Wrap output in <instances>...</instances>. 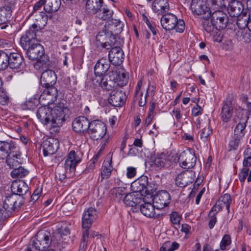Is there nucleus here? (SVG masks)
Here are the masks:
<instances>
[{
	"mask_svg": "<svg viewBox=\"0 0 251 251\" xmlns=\"http://www.w3.org/2000/svg\"><path fill=\"white\" fill-rule=\"evenodd\" d=\"M5 159L7 165L10 169L17 167L21 164L22 161L21 153L17 149L8 155Z\"/></svg>",
	"mask_w": 251,
	"mask_h": 251,
	"instance_id": "nucleus-27",
	"label": "nucleus"
},
{
	"mask_svg": "<svg viewBox=\"0 0 251 251\" xmlns=\"http://www.w3.org/2000/svg\"><path fill=\"white\" fill-rule=\"evenodd\" d=\"M222 209V207L217 202L210 210L209 214L216 216L217 214Z\"/></svg>",
	"mask_w": 251,
	"mask_h": 251,
	"instance_id": "nucleus-64",
	"label": "nucleus"
},
{
	"mask_svg": "<svg viewBox=\"0 0 251 251\" xmlns=\"http://www.w3.org/2000/svg\"><path fill=\"white\" fill-rule=\"evenodd\" d=\"M40 41L27 43V47L25 48L23 44H21L24 50H25L26 55L28 58L32 60L40 59L44 53L43 47L40 44Z\"/></svg>",
	"mask_w": 251,
	"mask_h": 251,
	"instance_id": "nucleus-7",
	"label": "nucleus"
},
{
	"mask_svg": "<svg viewBox=\"0 0 251 251\" xmlns=\"http://www.w3.org/2000/svg\"><path fill=\"white\" fill-rule=\"evenodd\" d=\"M135 192L126 194L124 198V203L129 206L134 207L139 204L142 201L141 195L135 194Z\"/></svg>",
	"mask_w": 251,
	"mask_h": 251,
	"instance_id": "nucleus-35",
	"label": "nucleus"
},
{
	"mask_svg": "<svg viewBox=\"0 0 251 251\" xmlns=\"http://www.w3.org/2000/svg\"><path fill=\"white\" fill-rule=\"evenodd\" d=\"M126 99L125 92L121 90H113L111 92L108 101L113 106L121 107L125 104Z\"/></svg>",
	"mask_w": 251,
	"mask_h": 251,
	"instance_id": "nucleus-20",
	"label": "nucleus"
},
{
	"mask_svg": "<svg viewBox=\"0 0 251 251\" xmlns=\"http://www.w3.org/2000/svg\"><path fill=\"white\" fill-rule=\"evenodd\" d=\"M90 123L86 117L84 116L78 117L76 118L73 122V128L75 132L83 134L88 132Z\"/></svg>",
	"mask_w": 251,
	"mask_h": 251,
	"instance_id": "nucleus-17",
	"label": "nucleus"
},
{
	"mask_svg": "<svg viewBox=\"0 0 251 251\" xmlns=\"http://www.w3.org/2000/svg\"><path fill=\"white\" fill-rule=\"evenodd\" d=\"M249 169L247 167H243L240 171L238 177L241 183L243 184L249 174Z\"/></svg>",
	"mask_w": 251,
	"mask_h": 251,
	"instance_id": "nucleus-57",
	"label": "nucleus"
},
{
	"mask_svg": "<svg viewBox=\"0 0 251 251\" xmlns=\"http://www.w3.org/2000/svg\"><path fill=\"white\" fill-rule=\"evenodd\" d=\"M226 0H206V2L214 9L226 8Z\"/></svg>",
	"mask_w": 251,
	"mask_h": 251,
	"instance_id": "nucleus-47",
	"label": "nucleus"
},
{
	"mask_svg": "<svg viewBox=\"0 0 251 251\" xmlns=\"http://www.w3.org/2000/svg\"><path fill=\"white\" fill-rule=\"evenodd\" d=\"M44 87L46 89L41 94L39 101L44 105H50L56 100L58 97V91L54 86Z\"/></svg>",
	"mask_w": 251,
	"mask_h": 251,
	"instance_id": "nucleus-12",
	"label": "nucleus"
},
{
	"mask_svg": "<svg viewBox=\"0 0 251 251\" xmlns=\"http://www.w3.org/2000/svg\"><path fill=\"white\" fill-rule=\"evenodd\" d=\"M148 177L142 176L131 183V188L134 192H140L148 189Z\"/></svg>",
	"mask_w": 251,
	"mask_h": 251,
	"instance_id": "nucleus-29",
	"label": "nucleus"
},
{
	"mask_svg": "<svg viewBox=\"0 0 251 251\" xmlns=\"http://www.w3.org/2000/svg\"><path fill=\"white\" fill-rule=\"evenodd\" d=\"M160 23L162 27L166 30L176 29L177 32L182 33L185 30L184 21L182 19H178L175 15L170 13L163 15Z\"/></svg>",
	"mask_w": 251,
	"mask_h": 251,
	"instance_id": "nucleus-3",
	"label": "nucleus"
},
{
	"mask_svg": "<svg viewBox=\"0 0 251 251\" xmlns=\"http://www.w3.org/2000/svg\"><path fill=\"white\" fill-rule=\"evenodd\" d=\"M107 126L101 121L97 120L90 123L88 133L94 140L101 139L106 135Z\"/></svg>",
	"mask_w": 251,
	"mask_h": 251,
	"instance_id": "nucleus-6",
	"label": "nucleus"
},
{
	"mask_svg": "<svg viewBox=\"0 0 251 251\" xmlns=\"http://www.w3.org/2000/svg\"><path fill=\"white\" fill-rule=\"evenodd\" d=\"M195 178V173L193 171L186 170L178 174L176 178V184L180 187H184L192 183Z\"/></svg>",
	"mask_w": 251,
	"mask_h": 251,
	"instance_id": "nucleus-16",
	"label": "nucleus"
},
{
	"mask_svg": "<svg viewBox=\"0 0 251 251\" xmlns=\"http://www.w3.org/2000/svg\"><path fill=\"white\" fill-rule=\"evenodd\" d=\"M144 21L147 26L150 29L151 31L152 32V34L154 35H156V28L155 25L154 23L151 22L147 18H146Z\"/></svg>",
	"mask_w": 251,
	"mask_h": 251,
	"instance_id": "nucleus-61",
	"label": "nucleus"
},
{
	"mask_svg": "<svg viewBox=\"0 0 251 251\" xmlns=\"http://www.w3.org/2000/svg\"><path fill=\"white\" fill-rule=\"evenodd\" d=\"M136 168L133 167H128L127 168L126 176L129 178L134 177L136 174Z\"/></svg>",
	"mask_w": 251,
	"mask_h": 251,
	"instance_id": "nucleus-63",
	"label": "nucleus"
},
{
	"mask_svg": "<svg viewBox=\"0 0 251 251\" xmlns=\"http://www.w3.org/2000/svg\"><path fill=\"white\" fill-rule=\"evenodd\" d=\"M231 243L230 236L228 234H225L222 239L220 243V249L222 251L226 250V247L229 246Z\"/></svg>",
	"mask_w": 251,
	"mask_h": 251,
	"instance_id": "nucleus-53",
	"label": "nucleus"
},
{
	"mask_svg": "<svg viewBox=\"0 0 251 251\" xmlns=\"http://www.w3.org/2000/svg\"><path fill=\"white\" fill-rule=\"evenodd\" d=\"M28 174V171L23 167L21 166L18 168H14L11 172V176L13 178L19 177L22 178L26 176Z\"/></svg>",
	"mask_w": 251,
	"mask_h": 251,
	"instance_id": "nucleus-46",
	"label": "nucleus"
},
{
	"mask_svg": "<svg viewBox=\"0 0 251 251\" xmlns=\"http://www.w3.org/2000/svg\"><path fill=\"white\" fill-rule=\"evenodd\" d=\"M242 26L240 28L247 27L248 29L251 31V14H249L248 16L247 14L246 17L243 19L242 22Z\"/></svg>",
	"mask_w": 251,
	"mask_h": 251,
	"instance_id": "nucleus-58",
	"label": "nucleus"
},
{
	"mask_svg": "<svg viewBox=\"0 0 251 251\" xmlns=\"http://www.w3.org/2000/svg\"><path fill=\"white\" fill-rule=\"evenodd\" d=\"M110 63L106 58L100 59L96 63L94 67V73L96 76H102L110 68Z\"/></svg>",
	"mask_w": 251,
	"mask_h": 251,
	"instance_id": "nucleus-25",
	"label": "nucleus"
},
{
	"mask_svg": "<svg viewBox=\"0 0 251 251\" xmlns=\"http://www.w3.org/2000/svg\"><path fill=\"white\" fill-rule=\"evenodd\" d=\"M155 204L150 202H144L140 206L141 212L145 216L148 218L155 217Z\"/></svg>",
	"mask_w": 251,
	"mask_h": 251,
	"instance_id": "nucleus-38",
	"label": "nucleus"
},
{
	"mask_svg": "<svg viewBox=\"0 0 251 251\" xmlns=\"http://www.w3.org/2000/svg\"><path fill=\"white\" fill-rule=\"evenodd\" d=\"M8 61V54L3 51L0 52V70H3L7 68Z\"/></svg>",
	"mask_w": 251,
	"mask_h": 251,
	"instance_id": "nucleus-52",
	"label": "nucleus"
},
{
	"mask_svg": "<svg viewBox=\"0 0 251 251\" xmlns=\"http://www.w3.org/2000/svg\"><path fill=\"white\" fill-rule=\"evenodd\" d=\"M56 79L57 76L54 71L52 70H47L42 73L40 82L43 87L54 86Z\"/></svg>",
	"mask_w": 251,
	"mask_h": 251,
	"instance_id": "nucleus-23",
	"label": "nucleus"
},
{
	"mask_svg": "<svg viewBox=\"0 0 251 251\" xmlns=\"http://www.w3.org/2000/svg\"><path fill=\"white\" fill-rule=\"evenodd\" d=\"M97 211L95 208L89 207L85 210L82 218L83 228H90L92 223L97 219Z\"/></svg>",
	"mask_w": 251,
	"mask_h": 251,
	"instance_id": "nucleus-21",
	"label": "nucleus"
},
{
	"mask_svg": "<svg viewBox=\"0 0 251 251\" xmlns=\"http://www.w3.org/2000/svg\"><path fill=\"white\" fill-rule=\"evenodd\" d=\"M103 0H87L85 10L88 13L95 14L102 7Z\"/></svg>",
	"mask_w": 251,
	"mask_h": 251,
	"instance_id": "nucleus-32",
	"label": "nucleus"
},
{
	"mask_svg": "<svg viewBox=\"0 0 251 251\" xmlns=\"http://www.w3.org/2000/svg\"><path fill=\"white\" fill-rule=\"evenodd\" d=\"M69 109L64 106L63 103H59L51 109L48 117L49 123L46 124L49 128L52 129L53 131H57L58 128L62 126V123L68 117Z\"/></svg>",
	"mask_w": 251,
	"mask_h": 251,
	"instance_id": "nucleus-1",
	"label": "nucleus"
},
{
	"mask_svg": "<svg viewBox=\"0 0 251 251\" xmlns=\"http://www.w3.org/2000/svg\"><path fill=\"white\" fill-rule=\"evenodd\" d=\"M8 66L12 69H18L24 66L23 58L18 53L12 52L8 55Z\"/></svg>",
	"mask_w": 251,
	"mask_h": 251,
	"instance_id": "nucleus-28",
	"label": "nucleus"
},
{
	"mask_svg": "<svg viewBox=\"0 0 251 251\" xmlns=\"http://www.w3.org/2000/svg\"><path fill=\"white\" fill-rule=\"evenodd\" d=\"M152 201L157 209H162L170 203L171 197L167 191L161 190L154 196Z\"/></svg>",
	"mask_w": 251,
	"mask_h": 251,
	"instance_id": "nucleus-14",
	"label": "nucleus"
},
{
	"mask_svg": "<svg viewBox=\"0 0 251 251\" xmlns=\"http://www.w3.org/2000/svg\"><path fill=\"white\" fill-rule=\"evenodd\" d=\"M191 10L194 15H203V18H209L210 8L206 6V2L203 0H192Z\"/></svg>",
	"mask_w": 251,
	"mask_h": 251,
	"instance_id": "nucleus-10",
	"label": "nucleus"
},
{
	"mask_svg": "<svg viewBox=\"0 0 251 251\" xmlns=\"http://www.w3.org/2000/svg\"><path fill=\"white\" fill-rule=\"evenodd\" d=\"M40 26L37 25L32 24L25 34L21 37L20 44H23L26 48L27 43L40 40L37 37V33L40 32Z\"/></svg>",
	"mask_w": 251,
	"mask_h": 251,
	"instance_id": "nucleus-13",
	"label": "nucleus"
},
{
	"mask_svg": "<svg viewBox=\"0 0 251 251\" xmlns=\"http://www.w3.org/2000/svg\"><path fill=\"white\" fill-rule=\"evenodd\" d=\"M95 14L100 20L108 22L112 19L113 11L105 5L102 6Z\"/></svg>",
	"mask_w": 251,
	"mask_h": 251,
	"instance_id": "nucleus-37",
	"label": "nucleus"
},
{
	"mask_svg": "<svg viewBox=\"0 0 251 251\" xmlns=\"http://www.w3.org/2000/svg\"><path fill=\"white\" fill-rule=\"evenodd\" d=\"M11 190L13 194L24 197L29 191V187L25 181L22 180H16L12 182Z\"/></svg>",
	"mask_w": 251,
	"mask_h": 251,
	"instance_id": "nucleus-24",
	"label": "nucleus"
},
{
	"mask_svg": "<svg viewBox=\"0 0 251 251\" xmlns=\"http://www.w3.org/2000/svg\"><path fill=\"white\" fill-rule=\"evenodd\" d=\"M197 100L196 106L194 107L192 110V114L194 116H198L202 113V109L198 104V102L199 101V99Z\"/></svg>",
	"mask_w": 251,
	"mask_h": 251,
	"instance_id": "nucleus-62",
	"label": "nucleus"
},
{
	"mask_svg": "<svg viewBox=\"0 0 251 251\" xmlns=\"http://www.w3.org/2000/svg\"><path fill=\"white\" fill-rule=\"evenodd\" d=\"M246 122H240L235 127L234 129V135L242 138L244 134V129L246 126Z\"/></svg>",
	"mask_w": 251,
	"mask_h": 251,
	"instance_id": "nucleus-49",
	"label": "nucleus"
},
{
	"mask_svg": "<svg viewBox=\"0 0 251 251\" xmlns=\"http://www.w3.org/2000/svg\"><path fill=\"white\" fill-rule=\"evenodd\" d=\"M39 102V99L38 100L35 98H31L25 102V106L27 109L31 110L34 109Z\"/></svg>",
	"mask_w": 251,
	"mask_h": 251,
	"instance_id": "nucleus-54",
	"label": "nucleus"
},
{
	"mask_svg": "<svg viewBox=\"0 0 251 251\" xmlns=\"http://www.w3.org/2000/svg\"><path fill=\"white\" fill-rule=\"evenodd\" d=\"M81 161V157L75 151H71L69 153L65 162L64 168L67 174L74 172L77 164Z\"/></svg>",
	"mask_w": 251,
	"mask_h": 251,
	"instance_id": "nucleus-18",
	"label": "nucleus"
},
{
	"mask_svg": "<svg viewBox=\"0 0 251 251\" xmlns=\"http://www.w3.org/2000/svg\"><path fill=\"white\" fill-rule=\"evenodd\" d=\"M231 199L229 194H225L220 197L219 200L216 201L223 208L226 206L227 213L230 212V205L231 203Z\"/></svg>",
	"mask_w": 251,
	"mask_h": 251,
	"instance_id": "nucleus-44",
	"label": "nucleus"
},
{
	"mask_svg": "<svg viewBox=\"0 0 251 251\" xmlns=\"http://www.w3.org/2000/svg\"><path fill=\"white\" fill-rule=\"evenodd\" d=\"M25 198L23 196H20L12 193L10 195L6 197L3 201L2 208L0 209L2 213L8 215L9 217L13 211H18L19 208L25 202Z\"/></svg>",
	"mask_w": 251,
	"mask_h": 251,
	"instance_id": "nucleus-4",
	"label": "nucleus"
},
{
	"mask_svg": "<svg viewBox=\"0 0 251 251\" xmlns=\"http://www.w3.org/2000/svg\"><path fill=\"white\" fill-rule=\"evenodd\" d=\"M70 233V230L65 224H58L56 226V235L59 236H66Z\"/></svg>",
	"mask_w": 251,
	"mask_h": 251,
	"instance_id": "nucleus-51",
	"label": "nucleus"
},
{
	"mask_svg": "<svg viewBox=\"0 0 251 251\" xmlns=\"http://www.w3.org/2000/svg\"><path fill=\"white\" fill-rule=\"evenodd\" d=\"M172 157L170 155H166L163 153L157 154L151 158L152 165L159 169L163 168H169L173 163Z\"/></svg>",
	"mask_w": 251,
	"mask_h": 251,
	"instance_id": "nucleus-15",
	"label": "nucleus"
},
{
	"mask_svg": "<svg viewBox=\"0 0 251 251\" xmlns=\"http://www.w3.org/2000/svg\"><path fill=\"white\" fill-rule=\"evenodd\" d=\"M111 34L112 35L110 37L109 42L102 43V47L103 48L108 49L109 48L107 47L108 46L112 48L114 47L119 46L120 45V43L117 41V38L118 35L112 34V33Z\"/></svg>",
	"mask_w": 251,
	"mask_h": 251,
	"instance_id": "nucleus-50",
	"label": "nucleus"
},
{
	"mask_svg": "<svg viewBox=\"0 0 251 251\" xmlns=\"http://www.w3.org/2000/svg\"><path fill=\"white\" fill-rule=\"evenodd\" d=\"M43 154L45 156L55 153L59 148V141L54 138L45 140L42 144Z\"/></svg>",
	"mask_w": 251,
	"mask_h": 251,
	"instance_id": "nucleus-22",
	"label": "nucleus"
},
{
	"mask_svg": "<svg viewBox=\"0 0 251 251\" xmlns=\"http://www.w3.org/2000/svg\"><path fill=\"white\" fill-rule=\"evenodd\" d=\"M16 149H17V147L12 141H0V159H5L8 155Z\"/></svg>",
	"mask_w": 251,
	"mask_h": 251,
	"instance_id": "nucleus-26",
	"label": "nucleus"
},
{
	"mask_svg": "<svg viewBox=\"0 0 251 251\" xmlns=\"http://www.w3.org/2000/svg\"><path fill=\"white\" fill-rule=\"evenodd\" d=\"M209 19L203 18L201 23L202 29L211 35L217 33V30H219V29L216 28L213 22H211V19L210 18V21H209Z\"/></svg>",
	"mask_w": 251,
	"mask_h": 251,
	"instance_id": "nucleus-42",
	"label": "nucleus"
},
{
	"mask_svg": "<svg viewBox=\"0 0 251 251\" xmlns=\"http://www.w3.org/2000/svg\"><path fill=\"white\" fill-rule=\"evenodd\" d=\"M181 220V217L178 213L174 211L170 214V220L174 225L179 224Z\"/></svg>",
	"mask_w": 251,
	"mask_h": 251,
	"instance_id": "nucleus-59",
	"label": "nucleus"
},
{
	"mask_svg": "<svg viewBox=\"0 0 251 251\" xmlns=\"http://www.w3.org/2000/svg\"><path fill=\"white\" fill-rule=\"evenodd\" d=\"M197 157L193 149L188 148L182 151L178 157L180 166L186 169L193 168L196 164Z\"/></svg>",
	"mask_w": 251,
	"mask_h": 251,
	"instance_id": "nucleus-8",
	"label": "nucleus"
},
{
	"mask_svg": "<svg viewBox=\"0 0 251 251\" xmlns=\"http://www.w3.org/2000/svg\"><path fill=\"white\" fill-rule=\"evenodd\" d=\"M112 157L107 158L104 160L102 165V171L101 172L102 179H106L111 175V172L113 170L112 166Z\"/></svg>",
	"mask_w": 251,
	"mask_h": 251,
	"instance_id": "nucleus-39",
	"label": "nucleus"
},
{
	"mask_svg": "<svg viewBox=\"0 0 251 251\" xmlns=\"http://www.w3.org/2000/svg\"><path fill=\"white\" fill-rule=\"evenodd\" d=\"M236 38L239 42L246 43H249L251 41L250 34L245 29H240L238 30L236 34Z\"/></svg>",
	"mask_w": 251,
	"mask_h": 251,
	"instance_id": "nucleus-45",
	"label": "nucleus"
},
{
	"mask_svg": "<svg viewBox=\"0 0 251 251\" xmlns=\"http://www.w3.org/2000/svg\"><path fill=\"white\" fill-rule=\"evenodd\" d=\"M210 17L216 28L219 30L225 29L228 23V17L227 14L222 10H216L211 12Z\"/></svg>",
	"mask_w": 251,
	"mask_h": 251,
	"instance_id": "nucleus-11",
	"label": "nucleus"
},
{
	"mask_svg": "<svg viewBox=\"0 0 251 251\" xmlns=\"http://www.w3.org/2000/svg\"><path fill=\"white\" fill-rule=\"evenodd\" d=\"M51 243L50 232L48 230L38 231L34 239L26 249V251H43L47 249Z\"/></svg>",
	"mask_w": 251,
	"mask_h": 251,
	"instance_id": "nucleus-2",
	"label": "nucleus"
},
{
	"mask_svg": "<svg viewBox=\"0 0 251 251\" xmlns=\"http://www.w3.org/2000/svg\"><path fill=\"white\" fill-rule=\"evenodd\" d=\"M110 73H112L114 82H115V87L117 86L123 87L127 83L128 77L125 72L112 70Z\"/></svg>",
	"mask_w": 251,
	"mask_h": 251,
	"instance_id": "nucleus-30",
	"label": "nucleus"
},
{
	"mask_svg": "<svg viewBox=\"0 0 251 251\" xmlns=\"http://www.w3.org/2000/svg\"><path fill=\"white\" fill-rule=\"evenodd\" d=\"M212 134V129L209 126H208L201 130L200 133V136L202 141L206 142L210 140V137Z\"/></svg>",
	"mask_w": 251,
	"mask_h": 251,
	"instance_id": "nucleus-48",
	"label": "nucleus"
},
{
	"mask_svg": "<svg viewBox=\"0 0 251 251\" xmlns=\"http://www.w3.org/2000/svg\"><path fill=\"white\" fill-rule=\"evenodd\" d=\"M108 61L114 66H119L124 59V53L119 46L112 47L108 54Z\"/></svg>",
	"mask_w": 251,
	"mask_h": 251,
	"instance_id": "nucleus-19",
	"label": "nucleus"
},
{
	"mask_svg": "<svg viewBox=\"0 0 251 251\" xmlns=\"http://www.w3.org/2000/svg\"><path fill=\"white\" fill-rule=\"evenodd\" d=\"M228 4L227 10L229 15L232 17H237V25L239 27L242 26L243 19L247 14V10H244V6L241 2L238 0H233L226 2Z\"/></svg>",
	"mask_w": 251,
	"mask_h": 251,
	"instance_id": "nucleus-5",
	"label": "nucleus"
},
{
	"mask_svg": "<svg viewBox=\"0 0 251 251\" xmlns=\"http://www.w3.org/2000/svg\"><path fill=\"white\" fill-rule=\"evenodd\" d=\"M14 8L4 5L0 8V24H4L10 20Z\"/></svg>",
	"mask_w": 251,
	"mask_h": 251,
	"instance_id": "nucleus-40",
	"label": "nucleus"
},
{
	"mask_svg": "<svg viewBox=\"0 0 251 251\" xmlns=\"http://www.w3.org/2000/svg\"><path fill=\"white\" fill-rule=\"evenodd\" d=\"M10 102L9 96L4 92L0 93V104L3 105L8 104Z\"/></svg>",
	"mask_w": 251,
	"mask_h": 251,
	"instance_id": "nucleus-60",
	"label": "nucleus"
},
{
	"mask_svg": "<svg viewBox=\"0 0 251 251\" xmlns=\"http://www.w3.org/2000/svg\"><path fill=\"white\" fill-rule=\"evenodd\" d=\"M152 9L154 12L162 14L169 10V4L167 0H154L152 4Z\"/></svg>",
	"mask_w": 251,
	"mask_h": 251,
	"instance_id": "nucleus-33",
	"label": "nucleus"
},
{
	"mask_svg": "<svg viewBox=\"0 0 251 251\" xmlns=\"http://www.w3.org/2000/svg\"><path fill=\"white\" fill-rule=\"evenodd\" d=\"M235 99L232 94L228 95L222 108L221 116L223 122H229L232 116L233 110L235 105Z\"/></svg>",
	"mask_w": 251,
	"mask_h": 251,
	"instance_id": "nucleus-9",
	"label": "nucleus"
},
{
	"mask_svg": "<svg viewBox=\"0 0 251 251\" xmlns=\"http://www.w3.org/2000/svg\"><path fill=\"white\" fill-rule=\"evenodd\" d=\"M108 23V29L112 34L119 35L123 31L124 24L120 20L112 18Z\"/></svg>",
	"mask_w": 251,
	"mask_h": 251,
	"instance_id": "nucleus-31",
	"label": "nucleus"
},
{
	"mask_svg": "<svg viewBox=\"0 0 251 251\" xmlns=\"http://www.w3.org/2000/svg\"><path fill=\"white\" fill-rule=\"evenodd\" d=\"M45 5L44 9L48 13L54 12L59 9L61 1V0H45Z\"/></svg>",
	"mask_w": 251,
	"mask_h": 251,
	"instance_id": "nucleus-41",
	"label": "nucleus"
},
{
	"mask_svg": "<svg viewBox=\"0 0 251 251\" xmlns=\"http://www.w3.org/2000/svg\"><path fill=\"white\" fill-rule=\"evenodd\" d=\"M46 105L38 108L36 112L37 118L44 125L49 123V121H47V120L49 115L50 114V112L51 111V108Z\"/></svg>",
	"mask_w": 251,
	"mask_h": 251,
	"instance_id": "nucleus-34",
	"label": "nucleus"
},
{
	"mask_svg": "<svg viewBox=\"0 0 251 251\" xmlns=\"http://www.w3.org/2000/svg\"><path fill=\"white\" fill-rule=\"evenodd\" d=\"M126 188L125 187H115L112 190V193H114L116 195V197L119 200H122L123 198V195L126 194L125 191Z\"/></svg>",
	"mask_w": 251,
	"mask_h": 251,
	"instance_id": "nucleus-55",
	"label": "nucleus"
},
{
	"mask_svg": "<svg viewBox=\"0 0 251 251\" xmlns=\"http://www.w3.org/2000/svg\"><path fill=\"white\" fill-rule=\"evenodd\" d=\"M100 85L102 89L107 91L112 90V89L115 88V82H114L112 73L109 75H103Z\"/></svg>",
	"mask_w": 251,
	"mask_h": 251,
	"instance_id": "nucleus-36",
	"label": "nucleus"
},
{
	"mask_svg": "<svg viewBox=\"0 0 251 251\" xmlns=\"http://www.w3.org/2000/svg\"><path fill=\"white\" fill-rule=\"evenodd\" d=\"M241 137L234 135V138L231 140L229 143L230 150H235L238 147Z\"/></svg>",
	"mask_w": 251,
	"mask_h": 251,
	"instance_id": "nucleus-56",
	"label": "nucleus"
},
{
	"mask_svg": "<svg viewBox=\"0 0 251 251\" xmlns=\"http://www.w3.org/2000/svg\"><path fill=\"white\" fill-rule=\"evenodd\" d=\"M234 107L235 115L233 119L234 121L237 122L236 118H237L240 120V122H247L249 116L245 111V109L239 105H236Z\"/></svg>",
	"mask_w": 251,
	"mask_h": 251,
	"instance_id": "nucleus-43",
	"label": "nucleus"
}]
</instances>
